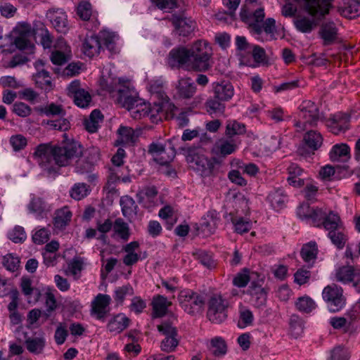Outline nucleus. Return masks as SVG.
Instances as JSON below:
<instances>
[{"instance_id":"f257e3e1","label":"nucleus","mask_w":360,"mask_h":360,"mask_svg":"<svg viewBox=\"0 0 360 360\" xmlns=\"http://www.w3.org/2000/svg\"><path fill=\"white\" fill-rule=\"evenodd\" d=\"M100 85L103 90L112 96L115 93L117 94V101L130 112L131 117L134 119L149 117L152 122H158L164 116L162 106L157 105L155 102V105L151 108L142 99L130 95L128 85L120 77L103 78Z\"/></svg>"},{"instance_id":"f03ea898","label":"nucleus","mask_w":360,"mask_h":360,"mask_svg":"<svg viewBox=\"0 0 360 360\" xmlns=\"http://www.w3.org/2000/svg\"><path fill=\"white\" fill-rule=\"evenodd\" d=\"M82 147L75 141H68L63 146H52L51 144H40L34 153V158L39 166L48 172L56 170V166L63 167L69 161L81 156Z\"/></svg>"},{"instance_id":"7ed1b4c3","label":"nucleus","mask_w":360,"mask_h":360,"mask_svg":"<svg viewBox=\"0 0 360 360\" xmlns=\"http://www.w3.org/2000/svg\"><path fill=\"white\" fill-rule=\"evenodd\" d=\"M297 4L313 17L314 20H321L328 13L331 7V0H288L282 8L283 15L293 16L297 11Z\"/></svg>"},{"instance_id":"20e7f679","label":"nucleus","mask_w":360,"mask_h":360,"mask_svg":"<svg viewBox=\"0 0 360 360\" xmlns=\"http://www.w3.org/2000/svg\"><path fill=\"white\" fill-rule=\"evenodd\" d=\"M192 70L205 72L211 67L210 61L213 56L212 47L205 39H198L193 42L188 49Z\"/></svg>"},{"instance_id":"39448f33","label":"nucleus","mask_w":360,"mask_h":360,"mask_svg":"<svg viewBox=\"0 0 360 360\" xmlns=\"http://www.w3.org/2000/svg\"><path fill=\"white\" fill-rule=\"evenodd\" d=\"M297 120L295 122V127L297 131L307 129V127L316 126L321 119L317 105L311 101H304L299 108Z\"/></svg>"},{"instance_id":"423d86ee","label":"nucleus","mask_w":360,"mask_h":360,"mask_svg":"<svg viewBox=\"0 0 360 360\" xmlns=\"http://www.w3.org/2000/svg\"><path fill=\"white\" fill-rule=\"evenodd\" d=\"M178 300L181 308L189 314L199 313L205 302L203 294L191 289L182 290L178 295Z\"/></svg>"},{"instance_id":"0eeeda50","label":"nucleus","mask_w":360,"mask_h":360,"mask_svg":"<svg viewBox=\"0 0 360 360\" xmlns=\"http://www.w3.org/2000/svg\"><path fill=\"white\" fill-rule=\"evenodd\" d=\"M228 307V300L221 294L212 295L207 302V318L212 323H222L227 317Z\"/></svg>"},{"instance_id":"6e6552de","label":"nucleus","mask_w":360,"mask_h":360,"mask_svg":"<svg viewBox=\"0 0 360 360\" xmlns=\"http://www.w3.org/2000/svg\"><path fill=\"white\" fill-rule=\"evenodd\" d=\"M322 296L323 300L328 303V309L331 312H338L345 305V299L342 295V289L335 284L325 287Z\"/></svg>"},{"instance_id":"1a4fd4ad","label":"nucleus","mask_w":360,"mask_h":360,"mask_svg":"<svg viewBox=\"0 0 360 360\" xmlns=\"http://www.w3.org/2000/svg\"><path fill=\"white\" fill-rule=\"evenodd\" d=\"M158 330L165 335L160 342V349L167 353L175 351L180 340L176 328L167 323H163L158 326Z\"/></svg>"},{"instance_id":"9d476101","label":"nucleus","mask_w":360,"mask_h":360,"mask_svg":"<svg viewBox=\"0 0 360 360\" xmlns=\"http://www.w3.org/2000/svg\"><path fill=\"white\" fill-rule=\"evenodd\" d=\"M186 161L202 176H209L213 172L214 162L204 155L190 152L186 156Z\"/></svg>"},{"instance_id":"9b49d317","label":"nucleus","mask_w":360,"mask_h":360,"mask_svg":"<svg viewBox=\"0 0 360 360\" xmlns=\"http://www.w3.org/2000/svg\"><path fill=\"white\" fill-rule=\"evenodd\" d=\"M68 95L73 99L76 105L79 108H87L91 102L89 92L82 88L79 80L75 79L70 82L67 87Z\"/></svg>"},{"instance_id":"f8f14e48","label":"nucleus","mask_w":360,"mask_h":360,"mask_svg":"<svg viewBox=\"0 0 360 360\" xmlns=\"http://www.w3.org/2000/svg\"><path fill=\"white\" fill-rule=\"evenodd\" d=\"M191 58L188 49L184 46H179L172 49L168 55L167 63L169 65L174 68H185L186 70H192L190 68Z\"/></svg>"},{"instance_id":"ddd939ff","label":"nucleus","mask_w":360,"mask_h":360,"mask_svg":"<svg viewBox=\"0 0 360 360\" xmlns=\"http://www.w3.org/2000/svg\"><path fill=\"white\" fill-rule=\"evenodd\" d=\"M304 147L300 148L299 153L302 156H306L309 153L317 150L323 143V137L321 134L314 130L307 131L303 138Z\"/></svg>"},{"instance_id":"4468645a","label":"nucleus","mask_w":360,"mask_h":360,"mask_svg":"<svg viewBox=\"0 0 360 360\" xmlns=\"http://www.w3.org/2000/svg\"><path fill=\"white\" fill-rule=\"evenodd\" d=\"M319 37L323 46H330L342 42L338 28L333 24H321L319 30Z\"/></svg>"},{"instance_id":"2eb2a0df","label":"nucleus","mask_w":360,"mask_h":360,"mask_svg":"<svg viewBox=\"0 0 360 360\" xmlns=\"http://www.w3.org/2000/svg\"><path fill=\"white\" fill-rule=\"evenodd\" d=\"M158 190L155 186L144 187L136 193L138 202L147 209H152L158 205Z\"/></svg>"},{"instance_id":"dca6fc26","label":"nucleus","mask_w":360,"mask_h":360,"mask_svg":"<svg viewBox=\"0 0 360 360\" xmlns=\"http://www.w3.org/2000/svg\"><path fill=\"white\" fill-rule=\"evenodd\" d=\"M350 117L347 114L338 112L333 115L327 121V126L330 131L338 134L349 129Z\"/></svg>"},{"instance_id":"f3484780","label":"nucleus","mask_w":360,"mask_h":360,"mask_svg":"<svg viewBox=\"0 0 360 360\" xmlns=\"http://www.w3.org/2000/svg\"><path fill=\"white\" fill-rule=\"evenodd\" d=\"M240 20L244 22H276L274 18H269L264 22L265 14L264 8H258L251 13L247 6L243 5L240 11Z\"/></svg>"},{"instance_id":"a211bd4d","label":"nucleus","mask_w":360,"mask_h":360,"mask_svg":"<svg viewBox=\"0 0 360 360\" xmlns=\"http://www.w3.org/2000/svg\"><path fill=\"white\" fill-rule=\"evenodd\" d=\"M176 96L179 98L189 99L196 92V86L190 77H182L176 84Z\"/></svg>"},{"instance_id":"6ab92c4d","label":"nucleus","mask_w":360,"mask_h":360,"mask_svg":"<svg viewBox=\"0 0 360 360\" xmlns=\"http://www.w3.org/2000/svg\"><path fill=\"white\" fill-rule=\"evenodd\" d=\"M111 297L108 295L99 293L92 302V310L99 320L103 319L109 311Z\"/></svg>"},{"instance_id":"aec40b11","label":"nucleus","mask_w":360,"mask_h":360,"mask_svg":"<svg viewBox=\"0 0 360 360\" xmlns=\"http://www.w3.org/2000/svg\"><path fill=\"white\" fill-rule=\"evenodd\" d=\"M236 56L239 58L240 63L251 65L247 54L251 52L252 44H250L243 36H236L235 39Z\"/></svg>"},{"instance_id":"412c9836","label":"nucleus","mask_w":360,"mask_h":360,"mask_svg":"<svg viewBox=\"0 0 360 360\" xmlns=\"http://www.w3.org/2000/svg\"><path fill=\"white\" fill-rule=\"evenodd\" d=\"M165 82L162 78L152 79L149 83V91L151 94L159 99L157 105L162 106V108L169 102V98L165 91Z\"/></svg>"},{"instance_id":"4be33fe9","label":"nucleus","mask_w":360,"mask_h":360,"mask_svg":"<svg viewBox=\"0 0 360 360\" xmlns=\"http://www.w3.org/2000/svg\"><path fill=\"white\" fill-rule=\"evenodd\" d=\"M212 93L215 98L226 102L233 96L234 89L229 82H215L212 84Z\"/></svg>"},{"instance_id":"5701e85b","label":"nucleus","mask_w":360,"mask_h":360,"mask_svg":"<svg viewBox=\"0 0 360 360\" xmlns=\"http://www.w3.org/2000/svg\"><path fill=\"white\" fill-rule=\"evenodd\" d=\"M131 322V320L123 313H119L113 316L107 324L108 330L114 334H118L125 330Z\"/></svg>"},{"instance_id":"b1692460","label":"nucleus","mask_w":360,"mask_h":360,"mask_svg":"<svg viewBox=\"0 0 360 360\" xmlns=\"http://www.w3.org/2000/svg\"><path fill=\"white\" fill-rule=\"evenodd\" d=\"M172 305V302L161 295H155L153 296L151 306L153 309V315L154 317H162L168 311V309Z\"/></svg>"},{"instance_id":"393cba45","label":"nucleus","mask_w":360,"mask_h":360,"mask_svg":"<svg viewBox=\"0 0 360 360\" xmlns=\"http://www.w3.org/2000/svg\"><path fill=\"white\" fill-rule=\"evenodd\" d=\"M340 14L347 20H354L360 15V2L355 0H345L339 7Z\"/></svg>"},{"instance_id":"a878e982","label":"nucleus","mask_w":360,"mask_h":360,"mask_svg":"<svg viewBox=\"0 0 360 360\" xmlns=\"http://www.w3.org/2000/svg\"><path fill=\"white\" fill-rule=\"evenodd\" d=\"M101 49V41L96 35H87L82 44V51L85 56L92 58L99 54Z\"/></svg>"},{"instance_id":"bb28decb","label":"nucleus","mask_w":360,"mask_h":360,"mask_svg":"<svg viewBox=\"0 0 360 360\" xmlns=\"http://www.w3.org/2000/svg\"><path fill=\"white\" fill-rule=\"evenodd\" d=\"M250 302L256 307H262L266 304L267 292L261 285L252 283L250 287Z\"/></svg>"},{"instance_id":"cd10ccee","label":"nucleus","mask_w":360,"mask_h":360,"mask_svg":"<svg viewBox=\"0 0 360 360\" xmlns=\"http://www.w3.org/2000/svg\"><path fill=\"white\" fill-rule=\"evenodd\" d=\"M219 217L215 211H210L207 215L202 218L201 223L202 231L205 236L213 234L218 227Z\"/></svg>"},{"instance_id":"c85d7f7f","label":"nucleus","mask_w":360,"mask_h":360,"mask_svg":"<svg viewBox=\"0 0 360 360\" xmlns=\"http://www.w3.org/2000/svg\"><path fill=\"white\" fill-rule=\"evenodd\" d=\"M333 162H345L350 158V148L346 143L335 144L330 152Z\"/></svg>"},{"instance_id":"c756f323","label":"nucleus","mask_w":360,"mask_h":360,"mask_svg":"<svg viewBox=\"0 0 360 360\" xmlns=\"http://www.w3.org/2000/svg\"><path fill=\"white\" fill-rule=\"evenodd\" d=\"M288 184L295 188H300L304 184V179L301 177L303 170L296 164H291L288 168Z\"/></svg>"},{"instance_id":"7c9ffc66","label":"nucleus","mask_w":360,"mask_h":360,"mask_svg":"<svg viewBox=\"0 0 360 360\" xmlns=\"http://www.w3.org/2000/svg\"><path fill=\"white\" fill-rule=\"evenodd\" d=\"M30 212L34 214L37 218H42L49 211L47 205L39 197L33 196L27 205Z\"/></svg>"},{"instance_id":"2f4dec72","label":"nucleus","mask_w":360,"mask_h":360,"mask_svg":"<svg viewBox=\"0 0 360 360\" xmlns=\"http://www.w3.org/2000/svg\"><path fill=\"white\" fill-rule=\"evenodd\" d=\"M267 200L274 210H279L284 207L287 196L283 189L278 188L269 193Z\"/></svg>"},{"instance_id":"473e14b6","label":"nucleus","mask_w":360,"mask_h":360,"mask_svg":"<svg viewBox=\"0 0 360 360\" xmlns=\"http://www.w3.org/2000/svg\"><path fill=\"white\" fill-rule=\"evenodd\" d=\"M98 38L103 41L104 45L111 53L118 52L117 41L119 39V36L115 32L104 30L100 32Z\"/></svg>"},{"instance_id":"72a5a7b5","label":"nucleus","mask_w":360,"mask_h":360,"mask_svg":"<svg viewBox=\"0 0 360 360\" xmlns=\"http://www.w3.org/2000/svg\"><path fill=\"white\" fill-rule=\"evenodd\" d=\"M33 79L36 85L39 88L46 91H51L53 87L51 77L49 75V72L46 70H42L38 71L35 75H33Z\"/></svg>"},{"instance_id":"f704fd0d","label":"nucleus","mask_w":360,"mask_h":360,"mask_svg":"<svg viewBox=\"0 0 360 360\" xmlns=\"http://www.w3.org/2000/svg\"><path fill=\"white\" fill-rule=\"evenodd\" d=\"M72 212L68 207L65 206L58 209L55 212L54 226L58 229L65 228L70 221Z\"/></svg>"},{"instance_id":"c9c22d12","label":"nucleus","mask_w":360,"mask_h":360,"mask_svg":"<svg viewBox=\"0 0 360 360\" xmlns=\"http://www.w3.org/2000/svg\"><path fill=\"white\" fill-rule=\"evenodd\" d=\"M103 118V117L100 110H94L90 114L89 117L84 121V128L90 133L96 132L100 126V123L102 122Z\"/></svg>"},{"instance_id":"e433bc0d","label":"nucleus","mask_w":360,"mask_h":360,"mask_svg":"<svg viewBox=\"0 0 360 360\" xmlns=\"http://www.w3.org/2000/svg\"><path fill=\"white\" fill-rule=\"evenodd\" d=\"M245 131V125L235 120H229L226 123L225 135L228 138L244 134Z\"/></svg>"},{"instance_id":"4c0bfd02","label":"nucleus","mask_w":360,"mask_h":360,"mask_svg":"<svg viewBox=\"0 0 360 360\" xmlns=\"http://www.w3.org/2000/svg\"><path fill=\"white\" fill-rule=\"evenodd\" d=\"M322 226L328 232L342 227V222L338 214L328 210L324 218Z\"/></svg>"},{"instance_id":"58836bf2","label":"nucleus","mask_w":360,"mask_h":360,"mask_svg":"<svg viewBox=\"0 0 360 360\" xmlns=\"http://www.w3.org/2000/svg\"><path fill=\"white\" fill-rule=\"evenodd\" d=\"M205 108L206 111L211 115L223 114L225 110L224 101L215 98L213 95L207 100Z\"/></svg>"},{"instance_id":"ea45409f","label":"nucleus","mask_w":360,"mask_h":360,"mask_svg":"<svg viewBox=\"0 0 360 360\" xmlns=\"http://www.w3.org/2000/svg\"><path fill=\"white\" fill-rule=\"evenodd\" d=\"M356 276L354 269L352 266H343L340 267L335 274V277L338 281L343 283L352 282Z\"/></svg>"},{"instance_id":"a19ab883","label":"nucleus","mask_w":360,"mask_h":360,"mask_svg":"<svg viewBox=\"0 0 360 360\" xmlns=\"http://www.w3.org/2000/svg\"><path fill=\"white\" fill-rule=\"evenodd\" d=\"M318 252L317 245L315 242H309L303 245L301 250V256L305 262H312L316 259Z\"/></svg>"},{"instance_id":"79ce46f5","label":"nucleus","mask_w":360,"mask_h":360,"mask_svg":"<svg viewBox=\"0 0 360 360\" xmlns=\"http://www.w3.org/2000/svg\"><path fill=\"white\" fill-rule=\"evenodd\" d=\"M36 110L46 116H55L59 115L63 117L65 115V111L60 105H57L54 103H51L46 106L38 107Z\"/></svg>"},{"instance_id":"37998d69","label":"nucleus","mask_w":360,"mask_h":360,"mask_svg":"<svg viewBox=\"0 0 360 360\" xmlns=\"http://www.w3.org/2000/svg\"><path fill=\"white\" fill-rule=\"evenodd\" d=\"M289 325L290 333L293 338H297L302 335L304 331V322L299 316L296 314L291 315Z\"/></svg>"},{"instance_id":"c03bdc74","label":"nucleus","mask_w":360,"mask_h":360,"mask_svg":"<svg viewBox=\"0 0 360 360\" xmlns=\"http://www.w3.org/2000/svg\"><path fill=\"white\" fill-rule=\"evenodd\" d=\"M30 31H26L16 37L14 43L18 49L25 51L28 53H32L34 44L29 40L28 37L30 35Z\"/></svg>"},{"instance_id":"a18cd8bd","label":"nucleus","mask_w":360,"mask_h":360,"mask_svg":"<svg viewBox=\"0 0 360 360\" xmlns=\"http://www.w3.org/2000/svg\"><path fill=\"white\" fill-rule=\"evenodd\" d=\"M231 222L236 233L242 234L248 232L252 226V222L243 217H232Z\"/></svg>"},{"instance_id":"49530a36","label":"nucleus","mask_w":360,"mask_h":360,"mask_svg":"<svg viewBox=\"0 0 360 360\" xmlns=\"http://www.w3.org/2000/svg\"><path fill=\"white\" fill-rule=\"evenodd\" d=\"M27 349L34 354H40L45 346V340L43 337L29 338L25 340Z\"/></svg>"},{"instance_id":"de8ad7c7","label":"nucleus","mask_w":360,"mask_h":360,"mask_svg":"<svg viewBox=\"0 0 360 360\" xmlns=\"http://www.w3.org/2000/svg\"><path fill=\"white\" fill-rule=\"evenodd\" d=\"M217 148L223 156L234 153L237 149V144L233 139H222L217 143Z\"/></svg>"},{"instance_id":"09e8293b","label":"nucleus","mask_w":360,"mask_h":360,"mask_svg":"<svg viewBox=\"0 0 360 360\" xmlns=\"http://www.w3.org/2000/svg\"><path fill=\"white\" fill-rule=\"evenodd\" d=\"M328 236L338 248L342 249L347 241V236L343 227L328 232Z\"/></svg>"},{"instance_id":"8fccbe9b","label":"nucleus","mask_w":360,"mask_h":360,"mask_svg":"<svg viewBox=\"0 0 360 360\" xmlns=\"http://www.w3.org/2000/svg\"><path fill=\"white\" fill-rule=\"evenodd\" d=\"M113 231L115 234L124 240H127L129 238L130 233L129 226L120 218L115 221Z\"/></svg>"},{"instance_id":"3c124183","label":"nucleus","mask_w":360,"mask_h":360,"mask_svg":"<svg viewBox=\"0 0 360 360\" xmlns=\"http://www.w3.org/2000/svg\"><path fill=\"white\" fill-rule=\"evenodd\" d=\"M120 143L128 144L135 141V133L132 128L121 126L117 130Z\"/></svg>"},{"instance_id":"603ef678","label":"nucleus","mask_w":360,"mask_h":360,"mask_svg":"<svg viewBox=\"0 0 360 360\" xmlns=\"http://www.w3.org/2000/svg\"><path fill=\"white\" fill-rule=\"evenodd\" d=\"M90 192L89 186L84 183L75 184L70 191V196L79 200L86 197Z\"/></svg>"},{"instance_id":"864d4df0","label":"nucleus","mask_w":360,"mask_h":360,"mask_svg":"<svg viewBox=\"0 0 360 360\" xmlns=\"http://www.w3.org/2000/svg\"><path fill=\"white\" fill-rule=\"evenodd\" d=\"M134 294V289L131 285L127 284L117 287L115 290L114 299L118 304H122L127 296Z\"/></svg>"},{"instance_id":"5fc2aeb1","label":"nucleus","mask_w":360,"mask_h":360,"mask_svg":"<svg viewBox=\"0 0 360 360\" xmlns=\"http://www.w3.org/2000/svg\"><path fill=\"white\" fill-rule=\"evenodd\" d=\"M295 305L297 309L303 313H310L316 308L315 302L307 296L298 298Z\"/></svg>"},{"instance_id":"6e6d98bb","label":"nucleus","mask_w":360,"mask_h":360,"mask_svg":"<svg viewBox=\"0 0 360 360\" xmlns=\"http://www.w3.org/2000/svg\"><path fill=\"white\" fill-rule=\"evenodd\" d=\"M4 266L9 271L15 272L20 267V259L13 254H7L3 258Z\"/></svg>"},{"instance_id":"4d7b16f0","label":"nucleus","mask_w":360,"mask_h":360,"mask_svg":"<svg viewBox=\"0 0 360 360\" xmlns=\"http://www.w3.org/2000/svg\"><path fill=\"white\" fill-rule=\"evenodd\" d=\"M327 212L328 210L326 208L314 207L309 222H311L315 226L322 227V224L324 218H326Z\"/></svg>"},{"instance_id":"13d9d810","label":"nucleus","mask_w":360,"mask_h":360,"mask_svg":"<svg viewBox=\"0 0 360 360\" xmlns=\"http://www.w3.org/2000/svg\"><path fill=\"white\" fill-rule=\"evenodd\" d=\"M46 18L50 22H65L68 16L63 9H50L46 13Z\"/></svg>"},{"instance_id":"bf43d9fd","label":"nucleus","mask_w":360,"mask_h":360,"mask_svg":"<svg viewBox=\"0 0 360 360\" xmlns=\"http://www.w3.org/2000/svg\"><path fill=\"white\" fill-rule=\"evenodd\" d=\"M158 215L161 219L166 220L167 229L169 230L172 229L174 224L176 222V220L172 218L173 209L169 205H166L160 209Z\"/></svg>"},{"instance_id":"052dcab7","label":"nucleus","mask_w":360,"mask_h":360,"mask_svg":"<svg viewBox=\"0 0 360 360\" xmlns=\"http://www.w3.org/2000/svg\"><path fill=\"white\" fill-rule=\"evenodd\" d=\"M195 27L192 24H175L174 32L179 36L191 38L194 36Z\"/></svg>"},{"instance_id":"680f3d73","label":"nucleus","mask_w":360,"mask_h":360,"mask_svg":"<svg viewBox=\"0 0 360 360\" xmlns=\"http://www.w3.org/2000/svg\"><path fill=\"white\" fill-rule=\"evenodd\" d=\"M249 29L254 34H259L264 30L274 37L275 24H250Z\"/></svg>"},{"instance_id":"e2e57ef3","label":"nucleus","mask_w":360,"mask_h":360,"mask_svg":"<svg viewBox=\"0 0 360 360\" xmlns=\"http://www.w3.org/2000/svg\"><path fill=\"white\" fill-rule=\"evenodd\" d=\"M195 258L203 266L207 268H212L215 266L212 256L203 250H198L193 254Z\"/></svg>"},{"instance_id":"0e129e2a","label":"nucleus","mask_w":360,"mask_h":360,"mask_svg":"<svg viewBox=\"0 0 360 360\" xmlns=\"http://www.w3.org/2000/svg\"><path fill=\"white\" fill-rule=\"evenodd\" d=\"M175 156V150L170 147L163 150V153H159L154 160L156 162L162 165H168Z\"/></svg>"},{"instance_id":"69168bd1","label":"nucleus","mask_w":360,"mask_h":360,"mask_svg":"<svg viewBox=\"0 0 360 360\" xmlns=\"http://www.w3.org/2000/svg\"><path fill=\"white\" fill-rule=\"evenodd\" d=\"M10 240L13 242L18 243L23 242L27 235L24 230V228L20 226H15L8 234Z\"/></svg>"},{"instance_id":"338daca9","label":"nucleus","mask_w":360,"mask_h":360,"mask_svg":"<svg viewBox=\"0 0 360 360\" xmlns=\"http://www.w3.org/2000/svg\"><path fill=\"white\" fill-rule=\"evenodd\" d=\"M250 280L249 271L244 269L242 271L238 273L233 279V284L238 288L245 287Z\"/></svg>"},{"instance_id":"774afa93","label":"nucleus","mask_w":360,"mask_h":360,"mask_svg":"<svg viewBox=\"0 0 360 360\" xmlns=\"http://www.w3.org/2000/svg\"><path fill=\"white\" fill-rule=\"evenodd\" d=\"M77 13L82 20H89L91 15V4L84 1H81L77 6Z\"/></svg>"}]
</instances>
